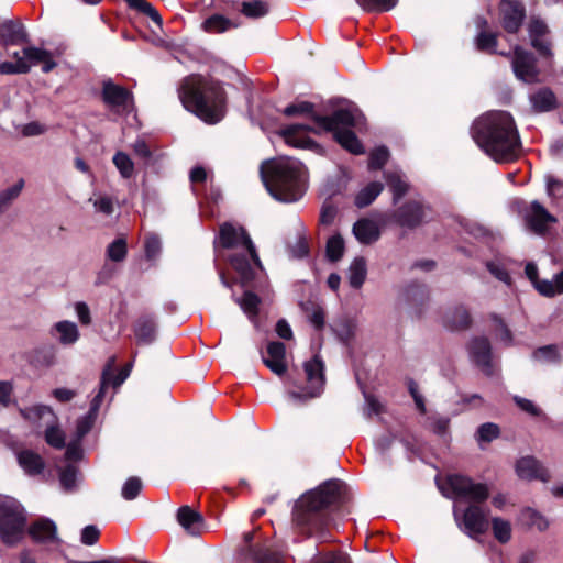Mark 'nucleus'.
I'll use <instances>...</instances> for the list:
<instances>
[{
	"label": "nucleus",
	"instance_id": "6",
	"mask_svg": "<svg viewBox=\"0 0 563 563\" xmlns=\"http://www.w3.org/2000/svg\"><path fill=\"white\" fill-rule=\"evenodd\" d=\"M320 130L331 131L335 140L353 154L363 153V145L350 128L360 129L363 124V114L356 108L339 109L332 115L313 117Z\"/></svg>",
	"mask_w": 563,
	"mask_h": 563
},
{
	"label": "nucleus",
	"instance_id": "29",
	"mask_svg": "<svg viewBox=\"0 0 563 563\" xmlns=\"http://www.w3.org/2000/svg\"><path fill=\"white\" fill-rule=\"evenodd\" d=\"M24 419L38 427L46 426L56 421V415L51 407L35 405L29 408L20 409Z\"/></svg>",
	"mask_w": 563,
	"mask_h": 563
},
{
	"label": "nucleus",
	"instance_id": "62",
	"mask_svg": "<svg viewBox=\"0 0 563 563\" xmlns=\"http://www.w3.org/2000/svg\"><path fill=\"white\" fill-rule=\"evenodd\" d=\"M516 405L525 412L539 417L542 415V411L539 407H537L531 400L516 396L514 397Z\"/></svg>",
	"mask_w": 563,
	"mask_h": 563
},
{
	"label": "nucleus",
	"instance_id": "46",
	"mask_svg": "<svg viewBox=\"0 0 563 563\" xmlns=\"http://www.w3.org/2000/svg\"><path fill=\"white\" fill-rule=\"evenodd\" d=\"M114 362L115 360L114 358H111L110 362L108 363L107 367L103 369L102 372V376L101 378L103 377V374L106 371H109V380H108V384L106 386V389L112 385L114 388L119 387L120 385H122L124 383V380L128 378V376L130 375V371H131V365H126L125 367H123L117 375L113 374V371H112V367L114 365Z\"/></svg>",
	"mask_w": 563,
	"mask_h": 563
},
{
	"label": "nucleus",
	"instance_id": "51",
	"mask_svg": "<svg viewBox=\"0 0 563 563\" xmlns=\"http://www.w3.org/2000/svg\"><path fill=\"white\" fill-rule=\"evenodd\" d=\"M142 486V481L139 477H130L123 484L121 495L125 500H133L139 496Z\"/></svg>",
	"mask_w": 563,
	"mask_h": 563
},
{
	"label": "nucleus",
	"instance_id": "10",
	"mask_svg": "<svg viewBox=\"0 0 563 563\" xmlns=\"http://www.w3.org/2000/svg\"><path fill=\"white\" fill-rule=\"evenodd\" d=\"M456 498L472 503H482L489 496L487 485L474 483L471 478L462 475H451L448 479Z\"/></svg>",
	"mask_w": 563,
	"mask_h": 563
},
{
	"label": "nucleus",
	"instance_id": "55",
	"mask_svg": "<svg viewBox=\"0 0 563 563\" xmlns=\"http://www.w3.org/2000/svg\"><path fill=\"white\" fill-rule=\"evenodd\" d=\"M108 257L114 262H121L126 255V243L122 239L114 240L107 250Z\"/></svg>",
	"mask_w": 563,
	"mask_h": 563
},
{
	"label": "nucleus",
	"instance_id": "19",
	"mask_svg": "<svg viewBox=\"0 0 563 563\" xmlns=\"http://www.w3.org/2000/svg\"><path fill=\"white\" fill-rule=\"evenodd\" d=\"M286 346L282 342H269L266 356H263L264 364L276 375L282 376L287 371Z\"/></svg>",
	"mask_w": 563,
	"mask_h": 563
},
{
	"label": "nucleus",
	"instance_id": "4",
	"mask_svg": "<svg viewBox=\"0 0 563 563\" xmlns=\"http://www.w3.org/2000/svg\"><path fill=\"white\" fill-rule=\"evenodd\" d=\"M260 174L269 195L282 202H295L305 192V166L291 157H278L261 165Z\"/></svg>",
	"mask_w": 563,
	"mask_h": 563
},
{
	"label": "nucleus",
	"instance_id": "13",
	"mask_svg": "<svg viewBox=\"0 0 563 563\" xmlns=\"http://www.w3.org/2000/svg\"><path fill=\"white\" fill-rule=\"evenodd\" d=\"M109 380V371H106L100 383V389L98 394L93 397L90 404V409L87 415L79 418L76 422V431L74 438L76 442H80L82 438L91 430L95 424L98 411L103 401L106 394V386Z\"/></svg>",
	"mask_w": 563,
	"mask_h": 563
},
{
	"label": "nucleus",
	"instance_id": "24",
	"mask_svg": "<svg viewBox=\"0 0 563 563\" xmlns=\"http://www.w3.org/2000/svg\"><path fill=\"white\" fill-rule=\"evenodd\" d=\"M426 216L421 203L412 201L399 208L396 213L397 222L402 227L413 228L421 223Z\"/></svg>",
	"mask_w": 563,
	"mask_h": 563
},
{
	"label": "nucleus",
	"instance_id": "41",
	"mask_svg": "<svg viewBox=\"0 0 563 563\" xmlns=\"http://www.w3.org/2000/svg\"><path fill=\"white\" fill-rule=\"evenodd\" d=\"M45 427L46 443L55 449H63L65 446V433L57 426V420L53 423L46 424Z\"/></svg>",
	"mask_w": 563,
	"mask_h": 563
},
{
	"label": "nucleus",
	"instance_id": "37",
	"mask_svg": "<svg viewBox=\"0 0 563 563\" xmlns=\"http://www.w3.org/2000/svg\"><path fill=\"white\" fill-rule=\"evenodd\" d=\"M27 54L32 58V66L40 63L43 64V73H49L56 67V63L53 59L52 53L46 49L30 46Z\"/></svg>",
	"mask_w": 563,
	"mask_h": 563
},
{
	"label": "nucleus",
	"instance_id": "27",
	"mask_svg": "<svg viewBox=\"0 0 563 563\" xmlns=\"http://www.w3.org/2000/svg\"><path fill=\"white\" fill-rule=\"evenodd\" d=\"M177 520L179 525L191 536L200 534L203 527L202 516L189 506H183L178 509Z\"/></svg>",
	"mask_w": 563,
	"mask_h": 563
},
{
	"label": "nucleus",
	"instance_id": "5",
	"mask_svg": "<svg viewBox=\"0 0 563 563\" xmlns=\"http://www.w3.org/2000/svg\"><path fill=\"white\" fill-rule=\"evenodd\" d=\"M218 245L231 251L224 257L239 274L243 284L254 278L255 269H262L255 245L241 225L223 223L220 227Z\"/></svg>",
	"mask_w": 563,
	"mask_h": 563
},
{
	"label": "nucleus",
	"instance_id": "28",
	"mask_svg": "<svg viewBox=\"0 0 563 563\" xmlns=\"http://www.w3.org/2000/svg\"><path fill=\"white\" fill-rule=\"evenodd\" d=\"M51 334L55 336L62 345H73L80 336L77 324L68 320L56 322L51 329Z\"/></svg>",
	"mask_w": 563,
	"mask_h": 563
},
{
	"label": "nucleus",
	"instance_id": "25",
	"mask_svg": "<svg viewBox=\"0 0 563 563\" xmlns=\"http://www.w3.org/2000/svg\"><path fill=\"white\" fill-rule=\"evenodd\" d=\"M311 130L312 129L307 124H291L282 130V135L287 144L295 147L307 148L313 144L307 136V133Z\"/></svg>",
	"mask_w": 563,
	"mask_h": 563
},
{
	"label": "nucleus",
	"instance_id": "48",
	"mask_svg": "<svg viewBox=\"0 0 563 563\" xmlns=\"http://www.w3.org/2000/svg\"><path fill=\"white\" fill-rule=\"evenodd\" d=\"M305 311H306L310 322L312 323V325L316 329L320 330L323 328L324 312H323V309L319 305L313 303V302H308L305 306Z\"/></svg>",
	"mask_w": 563,
	"mask_h": 563
},
{
	"label": "nucleus",
	"instance_id": "64",
	"mask_svg": "<svg viewBox=\"0 0 563 563\" xmlns=\"http://www.w3.org/2000/svg\"><path fill=\"white\" fill-rule=\"evenodd\" d=\"M494 322H495V331H496V335L497 338L504 342L505 344H510L511 343V333L510 331L507 329V327L505 325V323L499 319L497 318L496 316H494L493 318Z\"/></svg>",
	"mask_w": 563,
	"mask_h": 563
},
{
	"label": "nucleus",
	"instance_id": "35",
	"mask_svg": "<svg viewBox=\"0 0 563 563\" xmlns=\"http://www.w3.org/2000/svg\"><path fill=\"white\" fill-rule=\"evenodd\" d=\"M112 163L118 169L120 176L124 179H130L134 176L135 173V164L130 157L129 154H126L123 151H118L114 153L112 157Z\"/></svg>",
	"mask_w": 563,
	"mask_h": 563
},
{
	"label": "nucleus",
	"instance_id": "31",
	"mask_svg": "<svg viewBox=\"0 0 563 563\" xmlns=\"http://www.w3.org/2000/svg\"><path fill=\"white\" fill-rule=\"evenodd\" d=\"M532 108L537 112H548L556 107V97L549 88H540L530 96Z\"/></svg>",
	"mask_w": 563,
	"mask_h": 563
},
{
	"label": "nucleus",
	"instance_id": "60",
	"mask_svg": "<svg viewBox=\"0 0 563 563\" xmlns=\"http://www.w3.org/2000/svg\"><path fill=\"white\" fill-rule=\"evenodd\" d=\"M314 563H351L350 556L343 551L321 554Z\"/></svg>",
	"mask_w": 563,
	"mask_h": 563
},
{
	"label": "nucleus",
	"instance_id": "17",
	"mask_svg": "<svg viewBox=\"0 0 563 563\" xmlns=\"http://www.w3.org/2000/svg\"><path fill=\"white\" fill-rule=\"evenodd\" d=\"M525 273L541 295L553 297L563 292V271L554 275L551 280H539L537 265L528 263L526 265Z\"/></svg>",
	"mask_w": 563,
	"mask_h": 563
},
{
	"label": "nucleus",
	"instance_id": "36",
	"mask_svg": "<svg viewBox=\"0 0 563 563\" xmlns=\"http://www.w3.org/2000/svg\"><path fill=\"white\" fill-rule=\"evenodd\" d=\"M383 184L379 181H373L365 186L355 197V205L358 208L369 206L383 191Z\"/></svg>",
	"mask_w": 563,
	"mask_h": 563
},
{
	"label": "nucleus",
	"instance_id": "30",
	"mask_svg": "<svg viewBox=\"0 0 563 563\" xmlns=\"http://www.w3.org/2000/svg\"><path fill=\"white\" fill-rule=\"evenodd\" d=\"M353 233L358 242L371 244L379 239L380 229L374 220L361 219L354 223Z\"/></svg>",
	"mask_w": 563,
	"mask_h": 563
},
{
	"label": "nucleus",
	"instance_id": "21",
	"mask_svg": "<svg viewBox=\"0 0 563 563\" xmlns=\"http://www.w3.org/2000/svg\"><path fill=\"white\" fill-rule=\"evenodd\" d=\"M470 354L472 360L487 374L490 375V344L485 338H476L470 344Z\"/></svg>",
	"mask_w": 563,
	"mask_h": 563
},
{
	"label": "nucleus",
	"instance_id": "26",
	"mask_svg": "<svg viewBox=\"0 0 563 563\" xmlns=\"http://www.w3.org/2000/svg\"><path fill=\"white\" fill-rule=\"evenodd\" d=\"M133 331L139 344L148 345L156 339V320L151 316H142L134 322Z\"/></svg>",
	"mask_w": 563,
	"mask_h": 563
},
{
	"label": "nucleus",
	"instance_id": "49",
	"mask_svg": "<svg viewBox=\"0 0 563 563\" xmlns=\"http://www.w3.org/2000/svg\"><path fill=\"white\" fill-rule=\"evenodd\" d=\"M89 201L92 202L96 212L110 216L114 211L113 200L109 196L95 195Z\"/></svg>",
	"mask_w": 563,
	"mask_h": 563
},
{
	"label": "nucleus",
	"instance_id": "53",
	"mask_svg": "<svg viewBox=\"0 0 563 563\" xmlns=\"http://www.w3.org/2000/svg\"><path fill=\"white\" fill-rule=\"evenodd\" d=\"M389 152L386 147L379 146L372 151L369 155L368 168L380 169L387 162Z\"/></svg>",
	"mask_w": 563,
	"mask_h": 563
},
{
	"label": "nucleus",
	"instance_id": "57",
	"mask_svg": "<svg viewBox=\"0 0 563 563\" xmlns=\"http://www.w3.org/2000/svg\"><path fill=\"white\" fill-rule=\"evenodd\" d=\"M24 187V180L20 179L13 186L7 188L5 190L0 192L1 202L8 208L13 200H15L21 194Z\"/></svg>",
	"mask_w": 563,
	"mask_h": 563
},
{
	"label": "nucleus",
	"instance_id": "23",
	"mask_svg": "<svg viewBox=\"0 0 563 563\" xmlns=\"http://www.w3.org/2000/svg\"><path fill=\"white\" fill-rule=\"evenodd\" d=\"M30 536L36 542H59L57 537V527L48 518H41L30 527Z\"/></svg>",
	"mask_w": 563,
	"mask_h": 563
},
{
	"label": "nucleus",
	"instance_id": "54",
	"mask_svg": "<svg viewBox=\"0 0 563 563\" xmlns=\"http://www.w3.org/2000/svg\"><path fill=\"white\" fill-rule=\"evenodd\" d=\"M499 434V428L497 424L487 422L483 423L476 432L477 441L479 442H490L496 439Z\"/></svg>",
	"mask_w": 563,
	"mask_h": 563
},
{
	"label": "nucleus",
	"instance_id": "63",
	"mask_svg": "<svg viewBox=\"0 0 563 563\" xmlns=\"http://www.w3.org/2000/svg\"><path fill=\"white\" fill-rule=\"evenodd\" d=\"M161 251V241L155 235H148L145 240V253L148 260H154Z\"/></svg>",
	"mask_w": 563,
	"mask_h": 563
},
{
	"label": "nucleus",
	"instance_id": "32",
	"mask_svg": "<svg viewBox=\"0 0 563 563\" xmlns=\"http://www.w3.org/2000/svg\"><path fill=\"white\" fill-rule=\"evenodd\" d=\"M19 465L29 475L40 474L44 468L43 459L33 451L24 450L18 454Z\"/></svg>",
	"mask_w": 563,
	"mask_h": 563
},
{
	"label": "nucleus",
	"instance_id": "61",
	"mask_svg": "<svg viewBox=\"0 0 563 563\" xmlns=\"http://www.w3.org/2000/svg\"><path fill=\"white\" fill-rule=\"evenodd\" d=\"M313 106L308 101H302L296 104H290L284 109V113L287 117H292L297 114H309L312 112Z\"/></svg>",
	"mask_w": 563,
	"mask_h": 563
},
{
	"label": "nucleus",
	"instance_id": "1",
	"mask_svg": "<svg viewBox=\"0 0 563 563\" xmlns=\"http://www.w3.org/2000/svg\"><path fill=\"white\" fill-rule=\"evenodd\" d=\"M472 136L497 163L510 162L519 155V134L512 117L506 111H490L481 115L472 125Z\"/></svg>",
	"mask_w": 563,
	"mask_h": 563
},
{
	"label": "nucleus",
	"instance_id": "3",
	"mask_svg": "<svg viewBox=\"0 0 563 563\" xmlns=\"http://www.w3.org/2000/svg\"><path fill=\"white\" fill-rule=\"evenodd\" d=\"M179 98L188 111L207 123H217L224 117L225 96L219 82L191 75L183 81Z\"/></svg>",
	"mask_w": 563,
	"mask_h": 563
},
{
	"label": "nucleus",
	"instance_id": "2",
	"mask_svg": "<svg viewBox=\"0 0 563 563\" xmlns=\"http://www.w3.org/2000/svg\"><path fill=\"white\" fill-rule=\"evenodd\" d=\"M341 483L330 479L303 493L292 507V525L302 534L312 536L328 521L327 509L340 498Z\"/></svg>",
	"mask_w": 563,
	"mask_h": 563
},
{
	"label": "nucleus",
	"instance_id": "47",
	"mask_svg": "<svg viewBox=\"0 0 563 563\" xmlns=\"http://www.w3.org/2000/svg\"><path fill=\"white\" fill-rule=\"evenodd\" d=\"M475 44L477 49L494 54L496 53L497 35L481 31L475 38Z\"/></svg>",
	"mask_w": 563,
	"mask_h": 563
},
{
	"label": "nucleus",
	"instance_id": "44",
	"mask_svg": "<svg viewBox=\"0 0 563 563\" xmlns=\"http://www.w3.org/2000/svg\"><path fill=\"white\" fill-rule=\"evenodd\" d=\"M492 528L494 537L501 543H506L511 538V525L503 518H493Z\"/></svg>",
	"mask_w": 563,
	"mask_h": 563
},
{
	"label": "nucleus",
	"instance_id": "22",
	"mask_svg": "<svg viewBox=\"0 0 563 563\" xmlns=\"http://www.w3.org/2000/svg\"><path fill=\"white\" fill-rule=\"evenodd\" d=\"M29 47L22 49V52H13L9 54L14 62H2L0 63V73L2 75H16L26 74L32 67V58L29 56Z\"/></svg>",
	"mask_w": 563,
	"mask_h": 563
},
{
	"label": "nucleus",
	"instance_id": "34",
	"mask_svg": "<svg viewBox=\"0 0 563 563\" xmlns=\"http://www.w3.org/2000/svg\"><path fill=\"white\" fill-rule=\"evenodd\" d=\"M367 275L366 261L364 257H355L349 267V283L353 288H361Z\"/></svg>",
	"mask_w": 563,
	"mask_h": 563
},
{
	"label": "nucleus",
	"instance_id": "52",
	"mask_svg": "<svg viewBox=\"0 0 563 563\" xmlns=\"http://www.w3.org/2000/svg\"><path fill=\"white\" fill-rule=\"evenodd\" d=\"M250 555L254 563H280L279 556L267 549H250Z\"/></svg>",
	"mask_w": 563,
	"mask_h": 563
},
{
	"label": "nucleus",
	"instance_id": "33",
	"mask_svg": "<svg viewBox=\"0 0 563 563\" xmlns=\"http://www.w3.org/2000/svg\"><path fill=\"white\" fill-rule=\"evenodd\" d=\"M385 179L393 192L394 203H397V201L407 192L408 184L398 169L387 170L385 173Z\"/></svg>",
	"mask_w": 563,
	"mask_h": 563
},
{
	"label": "nucleus",
	"instance_id": "15",
	"mask_svg": "<svg viewBox=\"0 0 563 563\" xmlns=\"http://www.w3.org/2000/svg\"><path fill=\"white\" fill-rule=\"evenodd\" d=\"M500 22L507 33H517L526 18V8L518 0H501Z\"/></svg>",
	"mask_w": 563,
	"mask_h": 563
},
{
	"label": "nucleus",
	"instance_id": "14",
	"mask_svg": "<svg viewBox=\"0 0 563 563\" xmlns=\"http://www.w3.org/2000/svg\"><path fill=\"white\" fill-rule=\"evenodd\" d=\"M103 101L117 113H129L133 110L132 95L125 88L106 81L102 88Z\"/></svg>",
	"mask_w": 563,
	"mask_h": 563
},
{
	"label": "nucleus",
	"instance_id": "50",
	"mask_svg": "<svg viewBox=\"0 0 563 563\" xmlns=\"http://www.w3.org/2000/svg\"><path fill=\"white\" fill-rule=\"evenodd\" d=\"M367 11H389L396 7L397 0H356Z\"/></svg>",
	"mask_w": 563,
	"mask_h": 563
},
{
	"label": "nucleus",
	"instance_id": "7",
	"mask_svg": "<svg viewBox=\"0 0 563 563\" xmlns=\"http://www.w3.org/2000/svg\"><path fill=\"white\" fill-rule=\"evenodd\" d=\"M26 523L22 505L11 497L0 499V538L7 544L21 540Z\"/></svg>",
	"mask_w": 563,
	"mask_h": 563
},
{
	"label": "nucleus",
	"instance_id": "38",
	"mask_svg": "<svg viewBox=\"0 0 563 563\" xmlns=\"http://www.w3.org/2000/svg\"><path fill=\"white\" fill-rule=\"evenodd\" d=\"M520 521L526 526L538 529L539 531H544L549 527L547 518L532 508H526L521 511Z\"/></svg>",
	"mask_w": 563,
	"mask_h": 563
},
{
	"label": "nucleus",
	"instance_id": "11",
	"mask_svg": "<svg viewBox=\"0 0 563 563\" xmlns=\"http://www.w3.org/2000/svg\"><path fill=\"white\" fill-rule=\"evenodd\" d=\"M526 227L538 235H544L556 223V218L539 201H531L522 211Z\"/></svg>",
	"mask_w": 563,
	"mask_h": 563
},
{
	"label": "nucleus",
	"instance_id": "16",
	"mask_svg": "<svg viewBox=\"0 0 563 563\" xmlns=\"http://www.w3.org/2000/svg\"><path fill=\"white\" fill-rule=\"evenodd\" d=\"M529 37L531 46L539 53L540 56L551 58L552 43L547 37L549 34V27L547 23L539 18H531L528 25Z\"/></svg>",
	"mask_w": 563,
	"mask_h": 563
},
{
	"label": "nucleus",
	"instance_id": "59",
	"mask_svg": "<svg viewBox=\"0 0 563 563\" xmlns=\"http://www.w3.org/2000/svg\"><path fill=\"white\" fill-rule=\"evenodd\" d=\"M60 485L66 489L70 490L74 488L77 481V470L73 465H68L63 468L59 473Z\"/></svg>",
	"mask_w": 563,
	"mask_h": 563
},
{
	"label": "nucleus",
	"instance_id": "18",
	"mask_svg": "<svg viewBox=\"0 0 563 563\" xmlns=\"http://www.w3.org/2000/svg\"><path fill=\"white\" fill-rule=\"evenodd\" d=\"M516 472L526 481L539 479L547 483L550 479L548 470L533 456L521 457L516 464Z\"/></svg>",
	"mask_w": 563,
	"mask_h": 563
},
{
	"label": "nucleus",
	"instance_id": "45",
	"mask_svg": "<svg viewBox=\"0 0 563 563\" xmlns=\"http://www.w3.org/2000/svg\"><path fill=\"white\" fill-rule=\"evenodd\" d=\"M327 257L335 262L340 260L344 253V241L340 234L332 235L327 242Z\"/></svg>",
	"mask_w": 563,
	"mask_h": 563
},
{
	"label": "nucleus",
	"instance_id": "43",
	"mask_svg": "<svg viewBox=\"0 0 563 563\" xmlns=\"http://www.w3.org/2000/svg\"><path fill=\"white\" fill-rule=\"evenodd\" d=\"M269 11V5L267 2L262 0H255L252 2H243L241 12L247 18H262L266 15Z\"/></svg>",
	"mask_w": 563,
	"mask_h": 563
},
{
	"label": "nucleus",
	"instance_id": "56",
	"mask_svg": "<svg viewBox=\"0 0 563 563\" xmlns=\"http://www.w3.org/2000/svg\"><path fill=\"white\" fill-rule=\"evenodd\" d=\"M533 357L543 363H554L559 360V352L556 346L547 345L534 351Z\"/></svg>",
	"mask_w": 563,
	"mask_h": 563
},
{
	"label": "nucleus",
	"instance_id": "42",
	"mask_svg": "<svg viewBox=\"0 0 563 563\" xmlns=\"http://www.w3.org/2000/svg\"><path fill=\"white\" fill-rule=\"evenodd\" d=\"M445 324L451 329H462L470 324V316L464 307H456L451 314H446Z\"/></svg>",
	"mask_w": 563,
	"mask_h": 563
},
{
	"label": "nucleus",
	"instance_id": "9",
	"mask_svg": "<svg viewBox=\"0 0 563 563\" xmlns=\"http://www.w3.org/2000/svg\"><path fill=\"white\" fill-rule=\"evenodd\" d=\"M454 518L459 527L472 538L488 529L487 514L477 505H470L462 514L455 507Z\"/></svg>",
	"mask_w": 563,
	"mask_h": 563
},
{
	"label": "nucleus",
	"instance_id": "8",
	"mask_svg": "<svg viewBox=\"0 0 563 563\" xmlns=\"http://www.w3.org/2000/svg\"><path fill=\"white\" fill-rule=\"evenodd\" d=\"M306 379L308 386L305 388L298 387L297 389L289 390L288 397L294 401H306L308 399L318 397L324 386V366L322 361L314 356L312 360L303 364Z\"/></svg>",
	"mask_w": 563,
	"mask_h": 563
},
{
	"label": "nucleus",
	"instance_id": "58",
	"mask_svg": "<svg viewBox=\"0 0 563 563\" xmlns=\"http://www.w3.org/2000/svg\"><path fill=\"white\" fill-rule=\"evenodd\" d=\"M134 154L144 161L145 165H148L153 159V153L150 145L143 140L139 139L132 144Z\"/></svg>",
	"mask_w": 563,
	"mask_h": 563
},
{
	"label": "nucleus",
	"instance_id": "20",
	"mask_svg": "<svg viewBox=\"0 0 563 563\" xmlns=\"http://www.w3.org/2000/svg\"><path fill=\"white\" fill-rule=\"evenodd\" d=\"M26 42H29L27 34L20 22L7 20L0 24V44L8 46Z\"/></svg>",
	"mask_w": 563,
	"mask_h": 563
},
{
	"label": "nucleus",
	"instance_id": "12",
	"mask_svg": "<svg viewBox=\"0 0 563 563\" xmlns=\"http://www.w3.org/2000/svg\"><path fill=\"white\" fill-rule=\"evenodd\" d=\"M511 66L517 79L526 84H536L540 80L536 57L520 46L514 49Z\"/></svg>",
	"mask_w": 563,
	"mask_h": 563
},
{
	"label": "nucleus",
	"instance_id": "39",
	"mask_svg": "<svg viewBox=\"0 0 563 563\" xmlns=\"http://www.w3.org/2000/svg\"><path fill=\"white\" fill-rule=\"evenodd\" d=\"M238 305L252 322H255L261 299L251 291H245L241 299H236Z\"/></svg>",
	"mask_w": 563,
	"mask_h": 563
},
{
	"label": "nucleus",
	"instance_id": "40",
	"mask_svg": "<svg viewBox=\"0 0 563 563\" xmlns=\"http://www.w3.org/2000/svg\"><path fill=\"white\" fill-rule=\"evenodd\" d=\"M233 26L231 20L221 14H213L206 19L202 27L208 33H223Z\"/></svg>",
	"mask_w": 563,
	"mask_h": 563
}]
</instances>
